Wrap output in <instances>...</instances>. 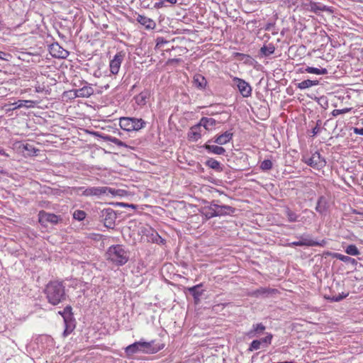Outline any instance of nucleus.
Instances as JSON below:
<instances>
[{
    "instance_id": "f257e3e1",
    "label": "nucleus",
    "mask_w": 363,
    "mask_h": 363,
    "mask_svg": "<svg viewBox=\"0 0 363 363\" xmlns=\"http://www.w3.org/2000/svg\"><path fill=\"white\" fill-rule=\"evenodd\" d=\"M45 294L49 303L57 306L67 298L63 281H50L45 289Z\"/></svg>"
},
{
    "instance_id": "f03ea898",
    "label": "nucleus",
    "mask_w": 363,
    "mask_h": 363,
    "mask_svg": "<svg viewBox=\"0 0 363 363\" xmlns=\"http://www.w3.org/2000/svg\"><path fill=\"white\" fill-rule=\"evenodd\" d=\"M164 347V344L156 343L155 340H152L150 342L140 340L126 347L125 352L128 356H131L138 352L144 354H155L162 350Z\"/></svg>"
},
{
    "instance_id": "7ed1b4c3",
    "label": "nucleus",
    "mask_w": 363,
    "mask_h": 363,
    "mask_svg": "<svg viewBox=\"0 0 363 363\" xmlns=\"http://www.w3.org/2000/svg\"><path fill=\"white\" fill-rule=\"evenodd\" d=\"M107 259L117 266H123L129 260L130 252L122 245L110 246L106 251Z\"/></svg>"
},
{
    "instance_id": "20e7f679",
    "label": "nucleus",
    "mask_w": 363,
    "mask_h": 363,
    "mask_svg": "<svg viewBox=\"0 0 363 363\" xmlns=\"http://www.w3.org/2000/svg\"><path fill=\"white\" fill-rule=\"evenodd\" d=\"M72 191L77 195L85 197L100 198L109 194H113V190L108 186H75Z\"/></svg>"
},
{
    "instance_id": "39448f33",
    "label": "nucleus",
    "mask_w": 363,
    "mask_h": 363,
    "mask_svg": "<svg viewBox=\"0 0 363 363\" xmlns=\"http://www.w3.org/2000/svg\"><path fill=\"white\" fill-rule=\"evenodd\" d=\"M120 127L128 132L138 131L146 125V122L142 118L122 117L119 121Z\"/></svg>"
},
{
    "instance_id": "423d86ee",
    "label": "nucleus",
    "mask_w": 363,
    "mask_h": 363,
    "mask_svg": "<svg viewBox=\"0 0 363 363\" xmlns=\"http://www.w3.org/2000/svg\"><path fill=\"white\" fill-rule=\"evenodd\" d=\"M302 161L315 169H320L326 164L324 157L318 152H315L310 157L303 156Z\"/></svg>"
},
{
    "instance_id": "0eeeda50",
    "label": "nucleus",
    "mask_w": 363,
    "mask_h": 363,
    "mask_svg": "<svg viewBox=\"0 0 363 363\" xmlns=\"http://www.w3.org/2000/svg\"><path fill=\"white\" fill-rule=\"evenodd\" d=\"M100 220L104 223L105 227L113 229L115 226L116 214L111 208H104L100 212Z\"/></svg>"
},
{
    "instance_id": "6e6552de",
    "label": "nucleus",
    "mask_w": 363,
    "mask_h": 363,
    "mask_svg": "<svg viewBox=\"0 0 363 363\" xmlns=\"http://www.w3.org/2000/svg\"><path fill=\"white\" fill-rule=\"evenodd\" d=\"M233 82L243 97L247 98L251 96L252 87L248 82L238 77H233Z\"/></svg>"
},
{
    "instance_id": "1a4fd4ad",
    "label": "nucleus",
    "mask_w": 363,
    "mask_h": 363,
    "mask_svg": "<svg viewBox=\"0 0 363 363\" xmlns=\"http://www.w3.org/2000/svg\"><path fill=\"white\" fill-rule=\"evenodd\" d=\"M278 292L276 289L269 287H260L250 292L249 295L255 298H268L273 296Z\"/></svg>"
},
{
    "instance_id": "9d476101",
    "label": "nucleus",
    "mask_w": 363,
    "mask_h": 363,
    "mask_svg": "<svg viewBox=\"0 0 363 363\" xmlns=\"http://www.w3.org/2000/svg\"><path fill=\"white\" fill-rule=\"evenodd\" d=\"M204 203L206 205L202 206L199 210L200 213L204 216L206 220L216 217V209L214 208L216 207V201L213 200L211 202L204 201Z\"/></svg>"
},
{
    "instance_id": "9b49d317",
    "label": "nucleus",
    "mask_w": 363,
    "mask_h": 363,
    "mask_svg": "<svg viewBox=\"0 0 363 363\" xmlns=\"http://www.w3.org/2000/svg\"><path fill=\"white\" fill-rule=\"evenodd\" d=\"M125 52L123 51L117 52L113 58L110 62V71L113 74H116L118 73L121 65L125 57Z\"/></svg>"
},
{
    "instance_id": "f8f14e48",
    "label": "nucleus",
    "mask_w": 363,
    "mask_h": 363,
    "mask_svg": "<svg viewBox=\"0 0 363 363\" xmlns=\"http://www.w3.org/2000/svg\"><path fill=\"white\" fill-rule=\"evenodd\" d=\"M301 240L293 242L290 244L291 246H308V247H314V246H321L323 247L327 244V241L325 240H322L321 241H315L310 238H304L303 235L301 237Z\"/></svg>"
},
{
    "instance_id": "ddd939ff",
    "label": "nucleus",
    "mask_w": 363,
    "mask_h": 363,
    "mask_svg": "<svg viewBox=\"0 0 363 363\" xmlns=\"http://www.w3.org/2000/svg\"><path fill=\"white\" fill-rule=\"evenodd\" d=\"M50 52L56 58L65 59L69 55V52L61 47L57 43H52L50 45Z\"/></svg>"
},
{
    "instance_id": "4468645a",
    "label": "nucleus",
    "mask_w": 363,
    "mask_h": 363,
    "mask_svg": "<svg viewBox=\"0 0 363 363\" xmlns=\"http://www.w3.org/2000/svg\"><path fill=\"white\" fill-rule=\"evenodd\" d=\"M203 287V284H199L192 287H189L186 289V291L189 292V294L194 298V302L196 305H198L201 302V297L203 294L204 290L201 289Z\"/></svg>"
},
{
    "instance_id": "2eb2a0df",
    "label": "nucleus",
    "mask_w": 363,
    "mask_h": 363,
    "mask_svg": "<svg viewBox=\"0 0 363 363\" xmlns=\"http://www.w3.org/2000/svg\"><path fill=\"white\" fill-rule=\"evenodd\" d=\"M218 201H216V217L232 215L235 212V208L228 205H219Z\"/></svg>"
},
{
    "instance_id": "dca6fc26",
    "label": "nucleus",
    "mask_w": 363,
    "mask_h": 363,
    "mask_svg": "<svg viewBox=\"0 0 363 363\" xmlns=\"http://www.w3.org/2000/svg\"><path fill=\"white\" fill-rule=\"evenodd\" d=\"M265 329V325L262 323L253 324L252 328L246 333V336L250 339L257 337L264 333Z\"/></svg>"
},
{
    "instance_id": "f3484780",
    "label": "nucleus",
    "mask_w": 363,
    "mask_h": 363,
    "mask_svg": "<svg viewBox=\"0 0 363 363\" xmlns=\"http://www.w3.org/2000/svg\"><path fill=\"white\" fill-rule=\"evenodd\" d=\"M60 220H61L60 217L54 213H47L43 211L39 213V221L40 223L48 222L52 224H57Z\"/></svg>"
},
{
    "instance_id": "a211bd4d",
    "label": "nucleus",
    "mask_w": 363,
    "mask_h": 363,
    "mask_svg": "<svg viewBox=\"0 0 363 363\" xmlns=\"http://www.w3.org/2000/svg\"><path fill=\"white\" fill-rule=\"evenodd\" d=\"M63 319L65 327L63 332V336L67 337L69 334H71L72 331L74 330L76 326V321L73 316V314L67 317H64Z\"/></svg>"
},
{
    "instance_id": "6ab92c4d",
    "label": "nucleus",
    "mask_w": 363,
    "mask_h": 363,
    "mask_svg": "<svg viewBox=\"0 0 363 363\" xmlns=\"http://www.w3.org/2000/svg\"><path fill=\"white\" fill-rule=\"evenodd\" d=\"M233 137V133L230 131H225V133L216 135L212 140L213 143L220 145H223L230 142Z\"/></svg>"
},
{
    "instance_id": "aec40b11",
    "label": "nucleus",
    "mask_w": 363,
    "mask_h": 363,
    "mask_svg": "<svg viewBox=\"0 0 363 363\" xmlns=\"http://www.w3.org/2000/svg\"><path fill=\"white\" fill-rule=\"evenodd\" d=\"M135 21L147 29H154L156 26L155 22L152 19L140 14H136Z\"/></svg>"
},
{
    "instance_id": "412c9836",
    "label": "nucleus",
    "mask_w": 363,
    "mask_h": 363,
    "mask_svg": "<svg viewBox=\"0 0 363 363\" xmlns=\"http://www.w3.org/2000/svg\"><path fill=\"white\" fill-rule=\"evenodd\" d=\"M211 140H208L206 144L203 145V148L208 152V153H213L215 155H224L225 152V148H223L221 146L218 145H210L209 143Z\"/></svg>"
},
{
    "instance_id": "4be33fe9",
    "label": "nucleus",
    "mask_w": 363,
    "mask_h": 363,
    "mask_svg": "<svg viewBox=\"0 0 363 363\" xmlns=\"http://www.w3.org/2000/svg\"><path fill=\"white\" fill-rule=\"evenodd\" d=\"M201 125L199 123L192 126L188 133L189 140L193 141H197L201 138Z\"/></svg>"
},
{
    "instance_id": "5701e85b",
    "label": "nucleus",
    "mask_w": 363,
    "mask_h": 363,
    "mask_svg": "<svg viewBox=\"0 0 363 363\" xmlns=\"http://www.w3.org/2000/svg\"><path fill=\"white\" fill-rule=\"evenodd\" d=\"M328 206V199L325 196H321L318 199L315 211L320 214H324L327 211Z\"/></svg>"
},
{
    "instance_id": "b1692460",
    "label": "nucleus",
    "mask_w": 363,
    "mask_h": 363,
    "mask_svg": "<svg viewBox=\"0 0 363 363\" xmlns=\"http://www.w3.org/2000/svg\"><path fill=\"white\" fill-rule=\"evenodd\" d=\"M74 96L76 97H89L94 94V89L90 86H84L82 88L75 89Z\"/></svg>"
},
{
    "instance_id": "393cba45",
    "label": "nucleus",
    "mask_w": 363,
    "mask_h": 363,
    "mask_svg": "<svg viewBox=\"0 0 363 363\" xmlns=\"http://www.w3.org/2000/svg\"><path fill=\"white\" fill-rule=\"evenodd\" d=\"M217 123L218 122L216 119L208 117H202L199 121V123L201 127H203L206 130H212L213 127H214Z\"/></svg>"
},
{
    "instance_id": "a878e982",
    "label": "nucleus",
    "mask_w": 363,
    "mask_h": 363,
    "mask_svg": "<svg viewBox=\"0 0 363 363\" xmlns=\"http://www.w3.org/2000/svg\"><path fill=\"white\" fill-rule=\"evenodd\" d=\"M150 96V93L148 90H144L141 91L139 94L134 97L135 103L142 106H145L147 103V99H149Z\"/></svg>"
},
{
    "instance_id": "bb28decb",
    "label": "nucleus",
    "mask_w": 363,
    "mask_h": 363,
    "mask_svg": "<svg viewBox=\"0 0 363 363\" xmlns=\"http://www.w3.org/2000/svg\"><path fill=\"white\" fill-rule=\"evenodd\" d=\"M206 166L215 170L217 172H221L223 171V165H222L218 161L213 158L208 159L205 162Z\"/></svg>"
},
{
    "instance_id": "cd10ccee",
    "label": "nucleus",
    "mask_w": 363,
    "mask_h": 363,
    "mask_svg": "<svg viewBox=\"0 0 363 363\" xmlns=\"http://www.w3.org/2000/svg\"><path fill=\"white\" fill-rule=\"evenodd\" d=\"M35 101L31 100H18V101L12 104L13 106V109H17L22 107L32 108L35 106Z\"/></svg>"
},
{
    "instance_id": "c85d7f7f",
    "label": "nucleus",
    "mask_w": 363,
    "mask_h": 363,
    "mask_svg": "<svg viewBox=\"0 0 363 363\" xmlns=\"http://www.w3.org/2000/svg\"><path fill=\"white\" fill-rule=\"evenodd\" d=\"M333 257L345 263L351 264L352 265L357 264V261L349 256H346L340 253H333Z\"/></svg>"
},
{
    "instance_id": "c756f323",
    "label": "nucleus",
    "mask_w": 363,
    "mask_h": 363,
    "mask_svg": "<svg viewBox=\"0 0 363 363\" xmlns=\"http://www.w3.org/2000/svg\"><path fill=\"white\" fill-rule=\"evenodd\" d=\"M274 51L275 47L272 43L264 45L259 50L260 54L264 57L269 56L270 55L273 54Z\"/></svg>"
},
{
    "instance_id": "7c9ffc66",
    "label": "nucleus",
    "mask_w": 363,
    "mask_h": 363,
    "mask_svg": "<svg viewBox=\"0 0 363 363\" xmlns=\"http://www.w3.org/2000/svg\"><path fill=\"white\" fill-rule=\"evenodd\" d=\"M284 215L286 216L289 222L293 223L299 221L298 218L300 216L291 211L289 207L284 209Z\"/></svg>"
},
{
    "instance_id": "2f4dec72",
    "label": "nucleus",
    "mask_w": 363,
    "mask_h": 363,
    "mask_svg": "<svg viewBox=\"0 0 363 363\" xmlns=\"http://www.w3.org/2000/svg\"><path fill=\"white\" fill-rule=\"evenodd\" d=\"M309 6L310 10L315 13H320L322 11L328 10L326 6L323 5L320 3L311 2Z\"/></svg>"
},
{
    "instance_id": "473e14b6",
    "label": "nucleus",
    "mask_w": 363,
    "mask_h": 363,
    "mask_svg": "<svg viewBox=\"0 0 363 363\" xmlns=\"http://www.w3.org/2000/svg\"><path fill=\"white\" fill-rule=\"evenodd\" d=\"M319 84L318 80L306 79L297 84V87L300 89H305L313 86H316Z\"/></svg>"
},
{
    "instance_id": "72a5a7b5",
    "label": "nucleus",
    "mask_w": 363,
    "mask_h": 363,
    "mask_svg": "<svg viewBox=\"0 0 363 363\" xmlns=\"http://www.w3.org/2000/svg\"><path fill=\"white\" fill-rule=\"evenodd\" d=\"M194 83L195 86L199 89H204L206 85V79L202 75H196L194 78Z\"/></svg>"
},
{
    "instance_id": "f704fd0d",
    "label": "nucleus",
    "mask_w": 363,
    "mask_h": 363,
    "mask_svg": "<svg viewBox=\"0 0 363 363\" xmlns=\"http://www.w3.org/2000/svg\"><path fill=\"white\" fill-rule=\"evenodd\" d=\"M345 252L352 256H357L360 255V251L355 245H349L345 249Z\"/></svg>"
},
{
    "instance_id": "c9c22d12",
    "label": "nucleus",
    "mask_w": 363,
    "mask_h": 363,
    "mask_svg": "<svg viewBox=\"0 0 363 363\" xmlns=\"http://www.w3.org/2000/svg\"><path fill=\"white\" fill-rule=\"evenodd\" d=\"M307 73L315 74H328V70L325 68L318 69L312 67H307L305 69Z\"/></svg>"
},
{
    "instance_id": "e433bc0d",
    "label": "nucleus",
    "mask_w": 363,
    "mask_h": 363,
    "mask_svg": "<svg viewBox=\"0 0 363 363\" xmlns=\"http://www.w3.org/2000/svg\"><path fill=\"white\" fill-rule=\"evenodd\" d=\"M104 139L106 141H109V142L114 143L115 145H116L118 147H125L126 146L125 143H123V141H121V140H119L118 138H117L116 137H113L111 135H106L105 137H104Z\"/></svg>"
},
{
    "instance_id": "4c0bfd02",
    "label": "nucleus",
    "mask_w": 363,
    "mask_h": 363,
    "mask_svg": "<svg viewBox=\"0 0 363 363\" xmlns=\"http://www.w3.org/2000/svg\"><path fill=\"white\" fill-rule=\"evenodd\" d=\"M86 213L82 210H76L73 213V218L82 221L86 218Z\"/></svg>"
},
{
    "instance_id": "58836bf2",
    "label": "nucleus",
    "mask_w": 363,
    "mask_h": 363,
    "mask_svg": "<svg viewBox=\"0 0 363 363\" xmlns=\"http://www.w3.org/2000/svg\"><path fill=\"white\" fill-rule=\"evenodd\" d=\"M273 164L270 160H264L262 162L259 167L262 171H268L272 169Z\"/></svg>"
},
{
    "instance_id": "ea45409f",
    "label": "nucleus",
    "mask_w": 363,
    "mask_h": 363,
    "mask_svg": "<svg viewBox=\"0 0 363 363\" xmlns=\"http://www.w3.org/2000/svg\"><path fill=\"white\" fill-rule=\"evenodd\" d=\"M317 103L323 108L326 109L328 107V101L326 96H321L316 98Z\"/></svg>"
},
{
    "instance_id": "a19ab883",
    "label": "nucleus",
    "mask_w": 363,
    "mask_h": 363,
    "mask_svg": "<svg viewBox=\"0 0 363 363\" xmlns=\"http://www.w3.org/2000/svg\"><path fill=\"white\" fill-rule=\"evenodd\" d=\"M261 342L258 340H254L250 345V347L248 348L249 351H255L259 350L261 348Z\"/></svg>"
},
{
    "instance_id": "79ce46f5",
    "label": "nucleus",
    "mask_w": 363,
    "mask_h": 363,
    "mask_svg": "<svg viewBox=\"0 0 363 363\" xmlns=\"http://www.w3.org/2000/svg\"><path fill=\"white\" fill-rule=\"evenodd\" d=\"M272 339V335L268 334L266 337H262L258 340L261 342L262 346L267 347L269 345L271 344Z\"/></svg>"
},
{
    "instance_id": "37998d69",
    "label": "nucleus",
    "mask_w": 363,
    "mask_h": 363,
    "mask_svg": "<svg viewBox=\"0 0 363 363\" xmlns=\"http://www.w3.org/2000/svg\"><path fill=\"white\" fill-rule=\"evenodd\" d=\"M347 296L348 293H342L337 296H333L332 297H329L328 298L333 302H339L345 298Z\"/></svg>"
},
{
    "instance_id": "c03bdc74",
    "label": "nucleus",
    "mask_w": 363,
    "mask_h": 363,
    "mask_svg": "<svg viewBox=\"0 0 363 363\" xmlns=\"http://www.w3.org/2000/svg\"><path fill=\"white\" fill-rule=\"evenodd\" d=\"M59 314H60L63 318L64 317H67L72 315L73 313H72V307L70 306H66L62 311H59Z\"/></svg>"
},
{
    "instance_id": "a18cd8bd",
    "label": "nucleus",
    "mask_w": 363,
    "mask_h": 363,
    "mask_svg": "<svg viewBox=\"0 0 363 363\" xmlns=\"http://www.w3.org/2000/svg\"><path fill=\"white\" fill-rule=\"evenodd\" d=\"M350 111V108H345L343 109H334L331 112V114L333 116L336 117L340 114L346 113L349 112Z\"/></svg>"
},
{
    "instance_id": "49530a36",
    "label": "nucleus",
    "mask_w": 363,
    "mask_h": 363,
    "mask_svg": "<svg viewBox=\"0 0 363 363\" xmlns=\"http://www.w3.org/2000/svg\"><path fill=\"white\" fill-rule=\"evenodd\" d=\"M321 124H322V121L320 120H318L316 122L315 126L312 128L313 136H315L320 132V127Z\"/></svg>"
},
{
    "instance_id": "de8ad7c7",
    "label": "nucleus",
    "mask_w": 363,
    "mask_h": 363,
    "mask_svg": "<svg viewBox=\"0 0 363 363\" xmlns=\"http://www.w3.org/2000/svg\"><path fill=\"white\" fill-rule=\"evenodd\" d=\"M167 43H168V41L162 37H158L156 39V46L158 48H161L162 45Z\"/></svg>"
},
{
    "instance_id": "09e8293b",
    "label": "nucleus",
    "mask_w": 363,
    "mask_h": 363,
    "mask_svg": "<svg viewBox=\"0 0 363 363\" xmlns=\"http://www.w3.org/2000/svg\"><path fill=\"white\" fill-rule=\"evenodd\" d=\"M353 132L357 135H363V126L353 128Z\"/></svg>"
},
{
    "instance_id": "8fccbe9b",
    "label": "nucleus",
    "mask_w": 363,
    "mask_h": 363,
    "mask_svg": "<svg viewBox=\"0 0 363 363\" xmlns=\"http://www.w3.org/2000/svg\"><path fill=\"white\" fill-rule=\"evenodd\" d=\"M181 61L180 59L179 58H172V59H169L168 61H167V64H173V63H178Z\"/></svg>"
},
{
    "instance_id": "3c124183",
    "label": "nucleus",
    "mask_w": 363,
    "mask_h": 363,
    "mask_svg": "<svg viewBox=\"0 0 363 363\" xmlns=\"http://www.w3.org/2000/svg\"><path fill=\"white\" fill-rule=\"evenodd\" d=\"M164 2H165V0H160L159 2H157L155 4V8H161V7H162L164 6Z\"/></svg>"
},
{
    "instance_id": "603ef678",
    "label": "nucleus",
    "mask_w": 363,
    "mask_h": 363,
    "mask_svg": "<svg viewBox=\"0 0 363 363\" xmlns=\"http://www.w3.org/2000/svg\"><path fill=\"white\" fill-rule=\"evenodd\" d=\"M35 91H36L37 93H41V92H43V90H44V87H43V86H40V85H38V86H35Z\"/></svg>"
},
{
    "instance_id": "864d4df0",
    "label": "nucleus",
    "mask_w": 363,
    "mask_h": 363,
    "mask_svg": "<svg viewBox=\"0 0 363 363\" xmlns=\"http://www.w3.org/2000/svg\"><path fill=\"white\" fill-rule=\"evenodd\" d=\"M8 55L7 53L4 52H2V51H0V59L1 60H6L5 57Z\"/></svg>"
},
{
    "instance_id": "5fc2aeb1",
    "label": "nucleus",
    "mask_w": 363,
    "mask_h": 363,
    "mask_svg": "<svg viewBox=\"0 0 363 363\" xmlns=\"http://www.w3.org/2000/svg\"><path fill=\"white\" fill-rule=\"evenodd\" d=\"M25 149H26V150H28V151L33 150L34 152H35V148H34V147H32V146H30V145H26L25 146Z\"/></svg>"
},
{
    "instance_id": "6e6d98bb",
    "label": "nucleus",
    "mask_w": 363,
    "mask_h": 363,
    "mask_svg": "<svg viewBox=\"0 0 363 363\" xmlns=\"http://www.w3.org/2000/svg\"><path fill=\"white\" fill-rule=\"evenodd\" d=\"M165 1H167L170 3L171 4H175L177 1V0H165Z\"/></svg>"
},
{
    "instance_id": "4d7b16f0",
    "label": "nucleus",
    "mask_w": 363,
    "mask_h": 363,
    "mask_svg": "<svg viewBox=\"0 0 363 363\" xmlns=\"http://www.w3.org/2000/svg\"><path fill=\"white\" fill-rule=\"evenodd\" d=\"M122 205H123V206H124L131 207V208H135V205H133V204H125V203H122Z\"/></svg>"
},
{
    "instance_id": "13d9d810",
    "label": "nucleus",
    "mask_w": 363,
    "mask_h": 363,
    "mask_svg": "<svg viewBox=\"0 0 363 363\" xmlns=\"http://www.w3.org/2000/svg\"><path fill=\"white\" fill-rule=\"evenodd\" d=\"M0 155H5V152H4V150L0 149Z\"/></svg>"
},
{
    "instance_id": "bf43d9fd",
    "label": "nucleus",
    "mask_w": 363,
    "mask_h": 363,
    "mask_svg": "<svg viewBox=\"0 0 363 363\" xmlns=\"http://www.w3.org/2000/svg\"><path fill=\"white\" fill-rule=\"evenodd\" d=\"M207 114H211V115H213V114H214V111H212V112H211V113L208 112V113H207Z\"/></svg>"
},
{
    "instance_id": "052dcab7",
    "label": "nucleus",
    "mask_w": 363,
    "mask_h": 363,
    "mask_svg": "<svg viewBox=\"0 0 363 363\" xmlns=\"http://www.w3.org/2000/svg\"><path fill=\"white\" fill-rule=\"evenodd\" d=\"M207 114H211V115H213V114H214V111H212V112H211V113L208 112V113H207Z\"/></svg>"
},
{
    "instance_id": "680f3d73",
    "label": "nucleus",
    "mask_w": 363,
    "mask_h": 363,
    "mask_svg": "<svg viewBox=\"0 0 363 363\" xmlns=\"http://www.w3.org/2000/svg\"><path fill=\"white\" fill-rule=\"evenodd\" d=\"M3 173V170L0 168V174Z\"/></svg>"
}]
</instances>
